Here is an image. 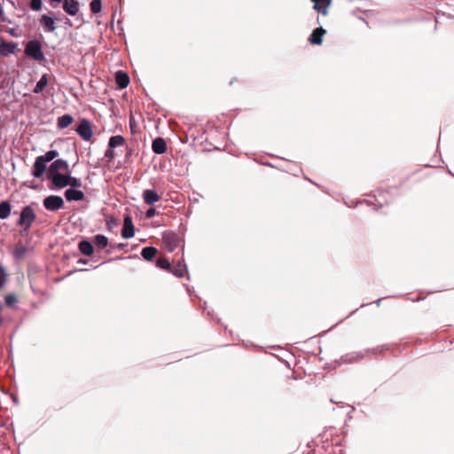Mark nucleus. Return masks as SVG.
<instances>
[{
	"label": "nucleus",
	"instance_id": "9d476101",
	"mask_svg": "<svg viewBox=\"0 0 454 454\" xmlns=\"http://www.w3.org/2000/svg\"><path fill=\"white\" fill-rule=\"evenodd\" d=\"M59 19L50 16L48 14H42L39 20L40 25L46 33H52L56 30V21Z\"/></svg>",
	"mask_w": 454,
	"mask_h": 454
},
{
	"label": "nucleus",
	"instance_id": "7c9ffc66",
	"mask_svg": "<svg viewBox=\"0 0 454 454\" xmlns=\"http://www.w3.org/2000/svg\"><path fill=\"white\" fill-rule=\"evenodd\" d=\"M68 182H69L68 188L79 189L82 186V180L80 178L73 176L71 174H69Z\"/></svg>",
	"mask_w": 454,
	"mask_h": 454
},
{
	"label": "nucleus",
	"instance_id": "49530a36",
	"mask_svg": "<svg viewBox=\"0 0 454 454\" xmlns=\"http://www.w3.org/2000/svg\"><path fill=\"white\" fill-rule=\"evenodd\" d=\"M377 351H381V348H372V349L369 348V349L366 350L367 353H375Z\"/></svg>",
	"mask_w": 454,
	"mask_h": 454
},
{
	"label": "nucleus",
	"instance_id": "6e6552de",
	"mask_svg": "<svg viewBox=\"0 0 454 454\" xmlns=\"http://www.w3.org/2000/svg\"><path fill=\"white\" fill-rule=\"evenodd\" d=\"M47 162L43 160L40 156H37L32 166L31 175L35 178H42L43 175L48 172L49 167Z\"/></svg>",
	"mask_w": 454,
	"mask_h": 454
},
{
	"label": "nucleus",
	"instance_id": "f3484780",
	"mask_svg": "<svg viewBox=\"0 0 454 454\" xmlns=\"http://www.w3.org/2000/svg\"><path fill=\"white\" fill-rule=\"evenodd\" d=\"M62 7L67 14L75 16L79 12L80 4L78 0L65 1Z\"/></svg>",
	"mask_w": 454,
	"mask_h": 454
},
{
	"label": "nucleus",
	"instance_id": "ea45409f",
	"mask_svg": "<svg viewBox=\"0 0 454 454\" xmlns=\"http://www.w3.org/2000/svg\"><path fill=\"white\" fill-rule=\"evenodd\" d=\"M62 0H49V4L52 8H57Z\"/></svg>",
	"mask_w": 454,
	"mask_h": 454
},
{
	"label": "nucleus",
	"instance_id": "c9c22d12",
	"mask_svg": "<svg viewBox=\"0 0 454 454\" xmlns=\"http://www.w3.org/2000/svg\"><path fill=\"white\" fill-rule=\"evenodd\" d=\"M27 247H25V246H20V247H18L15 249V251H14L13 254H14V256H15L16 258H21V257H23V256H24V254H26V252H27Z\"/></svg>",
	"mask_w": 454,
	"mask_h": 454
},
{
	"label": "nucleus",
	"instance_id": "412c9836",
	"mask_svg": "<svg viewBox=\"0 0 454 454\" xmlns=\"http://www.w3.org/2000/svg\"><path fill=\"white\" fill-rule=\"evenodd\" d=\"M74 121V117L69 114L59 116L57 120V127L59 129H64L69 127Z\"/></svg>",
	"mask_w": 454,
	"mask_h": 454
},
{
	"label": "nucleus",
	"instance_id": "a211bd4d",
	"mask_svg": "<svg viewBox=\"0 0 454 454\" xmlns=\"http://www.w3.org/2000/svg\"><path fill=\"white\" fill-rule=\"evenodd\" d=\"M332 4V0H314V11L322 15H327L328 8Z\"/></svg>",
	"mask_w": 454,
	"mask_h": 454
},
{
	"label": "nucleus",
	"instance_id": "a878e982",
	"mask_svg": "<svg viewBox=\"0 0 454 454\" xmlns=\"http://www.w3.org/2000/svg\"><path fill=\"white\" fill-rule=\"evenodd\" d=\"M125 143H126V140H125L123 136H121V135H114V136H112L109 138L108 146H110L111 148L115 149L118 146L124 145Z\"/></svg>",
	"mask_w": 454,
	"mask_h": 454
},
{
	"label": "nucleus",
	"instance_id": "58836bf2",
	"mask_svg": "<svg viewBox=\"0 0 454 454\" xmlns=\"http://www.w3.org/2000/svg\"><path fill=\"white\" fill-rule=\"evenodd\" d=\"M6 33L12 36V37H15V38H18L20 36V34L17 32V29L15 27H9L7 30H6Z\"/></svg>",
	"mask_w": 454,
	"mask_h": 454
},
{
	"label": "nucleus",
	"instance_id": "bb28decb",
	"mask_svg": "<svg viewBox=\"0 0 454 454\" xmlns=\"http://www.w3.org/2000/svg\"><path fill=\"white\" fill-rule=\"evenodd\" d=\"M325 34L326 30L322 26L314 28V44L320 45Z\"/></svg>",
	"mask_w": 454,
	"mask_h": 454
},
{
	"label": "nucleus",
	"instance_id": "f8f14e48",
	"mask_svg": "<svg viewBox=\"0 0 454 454\" xmlns=\"http://www.w3.org/2000/svg\"><path fill=\"white\" fill-rule=\"evenodd\" d=\"M64 196L68 202L82 201L85 198V194L82 190L74 188H67L64 192Z\"/></svg>",
	"mask_w": 454,
	"mask_h": 454
},
{
	"label": "nucleus",
	"instance_id": "4d7b16f0",
	"mask_svg": "<svg viewBox=\"0 0 454 454\" xmlns=\"http://www.w3.org/2000/svg\"><path fill=\"white\" fill-rule=\"evenodd\" d=\"M367 305H368V304H364V303H363V304L361 305V307L363 308V307H365V306H367Z\"/></svg>",
	"mask_w": 454,
	"mask_h": 454
},
{
	"label": "nucleus",
	"instance_id": "c03bdc74",
	"mask_svg": "<svg viewBox=\"0 0 454 454\" xmlns=\"http://www.w3.org/2000/svg\"><path fill=\"white\" fill-rule=\"evenodd\" d=\"M191 138L192 139V144L194 145V143L196 141H198L200 139V137L199 136H195L194 134H191Z\"/></svg>",
	"mask_w": 454,
	"mask_h": 454
},
{
	"label": "nucleus",
	"instance_id": "20e7f679",
	"mask_svg": "<svg viewBox=\"0 0 454 454\" xmlns=\"http://www.w3.org/2000/svg\"><path fill=\"white\" fill-rule=\"evenodd\" d=\"M69 174L71 170L65 171L64 173H59L57 175L47 176V179L51 182V190L59 191L68 186Z\"/></svg>",
	"mask_w": 454,
	"mask_h": 454
},
{
	"label": "nucleus",
	"instance_id": "b1692460",
	"mask_svg": "<svg viewBox=\"0 0 454 454\" xmlns=\"http://www.w3.org/2000/svg\"><path fill=\"white\" fill-rule=\"evenodd\" d=\"M12 204L9 200H3L0 202V219H7L12 212Z\"/></svg>",
	"mask_w": 454,
	"mask_h": 454
},
{
	"label": "nucleus",
	"instance_id": "39448f33",
	"mask_svg": "<svg viewBox=\"0 0 454 454\" xmlns=\"http://www.w3.org/2000/svg\"><path fill=\"white\" fill-rule=\"evenodd\" d=\"M43 205L48 211H58L65 207V201L59 195H49L43 200Z\"/></svg>",
	"mask_w": 454,
	"mask_h": 454
},
{
	"label": "nucleus",
	"instance_id": "423d86ee",
	"mask_svg": "<svg viewBox=\"0 0 454 454\" xmlns=\"http://www.w3.org/2000/svg\"><path fill=\"white\" fill-rule=\"evenodd\" d=\"M162 240L168 252L172 253L178 247L180 237L175 231H167L162 233Z\"/></svg>",
	"mask_w": 454,
	"mask_h": 454
},
{
	"label": "nucleus",
	"instance_id": "ddd939ff",
	"mask_svg": "<svg viewBox=\"0 0 454 454\" xmlns=\"http://www.w3.org/2000/svg\"><path fill=\"white\" fill-rule=\"evenodd\" d=\"M80 253L85 256H91L94 254V245L88 238L82 237L78 243Z\"/></svg>",
	"mask_w": 454,
	"mask_h": 454
},
{
	"label": "nucleus",
	"instance_id": "cd10ccee",
	"mask_svg": "<svg viewBox=\"0 0 454 454\" xmlns=\"http://www.w3.org/2000/svg\"><path fill=\"white\" fill-rule=\"evenodd\" d=\"M156 266L160 269H162L170 273V270H173V265L167 258H159L156 261Z\"/></svg>",
	"mask_w": 454,
	"mask_h": 454
},
{
	"label": "nucleus",
	"instance_id": "f03ea898",
	"mask_svg": "<svg viewBox=\"0 0 454 454\" xmlns=\"http://www.w3.org/2000/svg\"><path fill=\"white\" fill-rule=\"evenodd\" d=\"M24 52L25 56L30 59L39 63L46 61L45 55L43 51V43L36 38L31 39L26 43Z\"/></svg>",
	"mask_w": 454,
	"mask_h": 454
},
{
	"label": "nucleus",
	"instance_id": "603ef678",
	"mask_svg": "<svg viewBox=\"0 0 454 454\" xmlns=\"http://www.w3.org/2000/svg\"><path fill=\"white\" fill-rule=\"evenodd\" d=\"M424 298L420 297V296H418L417 298L415 299H412L413 301H421L423 300Z\"/></svg>",
	"mask_w": 454,
	"mask_h": 454
},
{
	"label": "nucleus",
	"instance_id": "72a5a7b5",
	"mask_svg": "<svg viewBox=\"0 0 454 454\" xmlns=\"http://www.w3.org/2000/svg\"><path fill=\"white\" fill-rule=\"evenodd\" d=\"M29 7L34 12H39L43 7V0H30Z\"/></svg>",
	"mask_w": 454,
	"mask_h": 454
},
{
	"label": "nucleus",
	"instance_id": "e433bc0d",
	"mask_svg": "<svg viewBox=\"0 0 454 454\" xmlns=\"http://www.w3.org/2000/svg\"><path fill=\"white\" fill-rule=\"evenodd\" d=\"M114 156H115L114 149L108 146V148L106 149V151L105 153V157L107 159V160L109 162H111L114 159Z\"/></svg>",
	"mask_w": 454,
	"mask_h": 454
},
{
	"label": "nucleus",
	"instance_id": "f704fd0d",
	"mask_svg": "<svg viewBox=\"0 0 454 454\" xmlns=\"http://www.w3.org/2000/svg\"><path fill=\"white\" fill-rule=\"evenodd\" d=\"M4 302L8 307H12L17 302V297L14 294H8L4 297Z\"/></svg>",
	"mask_w": 454,
	"mask_h": 454
},
{
	"label": "nucleus",
	"instance_id": "4468645a",
	"mask_svg": "<svg viewBox=\"0 0 454 454\" xmlns=\"http://www.w3.org/2000/svg\"><path fill=\"white\" fill-rule=\"evenodd\" d=\"M130 82L128 73L123 70H118L115 72V83L118 90H123L128 87Z\"/></svg>",
	"mask_w": 454,
	"mask_h": 454
},
{
	"label": "nucleus",
	"instance_id": "4be33fe9",
	"mask_svg": "<svg viewBox=\"0 0 454 454\" xmlns=\"http://www.w3.org/2000/svg\"><path fill=\"white\" fill-rule=\"evenodd\" d=\"M93 245L98 249L101 250L106 248L109 245L108 238L104 234H97L93 237Z\"/></svg>",
	"mask_w": 454,
	"mask_h": 454
},
{
	"label": "nucleus",
	"instance_id": "7ed1b4c3",
	"mask_svg": "<svg viewBox=\"0 0 454 454\" xmlns=\"http://www.w3.org/2000/svg\"><path fill=\"white\" fill-rule=\"evenodd\" d=\"M74 130L83 141H90L93 137V125L87 118H82Z\"/></svg>",
	"mask_w": 454,
	"mask_h": 454
},
{
	"label": "nucleus",
	"instance_id": "c85d7f7f",
	"mask_svg": "<svg viewBox=\"0 0 454 454\" xmlns=\"http://www.w3.org/2000/svg\"><path fill=\"white\" fill-rule=\"evenodd\" d=\"M59 152L57 150H50L47 151L44 154L39 155L43 160H45L47 163L52 162L54 159H56L59 156Z\"/></svg>",
	"mask_w": 454,
	"mask_h": 454
},
{
	"label": "nucleus",
	"instance_id": "393cba45",
	"mask_svg": "<svg viewBox=\"0 0 454 454\" xmlns=\"http://www.w3.org/2000/svg\"><path fill=\"white\" fill-rule=\"evenodd\" d=\"M364 356V355L361 351L352 352V353H348V354H346L345 356H343L341 357V360L344 364H352L354 362H356V361L362 359Z\"/></svg>",
	"mask_w": 454,
	"mask_h": 454
},
{
	"label": "nucleus",
	"instance_id": "3c124183",
	"mask_svg": "<svg viewBox=\"0 0 454 454\" xmlns=\"http://www.w3.org/2000/svg\"><path fill=\"white\" fill-rule=\"evenodd\" d=\"M375 200L378 202L379 207H382V203L380 202V200L378 198H375Z\"/></svg>",
	"mask_w": 454,
	"mask_h": 454
},
{
	"label": "nucleus",
	"instance_id": "6ab92c4d",
	"mask_svg": "<svg viewBox=\"0 0 454 454\" xmlns=\"http://www.w3.org/2000/svg\"><path fill=\"white\" fill-rule=\"evenodd\" d=\"M158 254V249L153 246L142 248L141 256L146 262H153Z\"/></svg>",
	"mask_w": 454,
	"mask_h": 454
},
{
	"label": "nucleus",
	"instance_id": "5fc2aeb1",
	"mask_svg": "<svg viewBox=\"0 0 454 454\" xmlns=\"http://www.w3.org/2000/svg\"><path fill=\"white\" fill-rule=\"evenodd\" d=\"M88 269H78V270H75V271H78V272H83V271H87Z\"/></svg>",
	"mask_w": 454,
	"mask_h": 454
},
{
	"label": "nucleus",
	"instance_id": "864d4df0",
	"mask_svg": "<svg viewBox=\"0 0 454 454\" xmlns=\"http://www.w3.org/2000/svg\"><path fill=\"white\" fill-rule=\"evenodd\" d=\"M3 15H4V9H3L2 4H0V16H3Z\"/></svg>",
	"mask_w": 454,
	"mask_h": 454
},
{
	"label": "nucleus",
	"instance_id": "0eeeda50",
	"mask_svg": "<svg viewBox=\"0 0 454 454\" xmlns=\"http://www.w3.org/2000/svg\"><path fill=\"white\" fill-rule=\"evenodd\" d=\"M70 170L69 164L67 160L64 159H57L54 160L49 166V169L46 176H51L61 173V171Z\"/></svg>",
	"mask_w": 454,
	"mask_h": 454
},
{
	"label": "nucleus",
	"instance_id": "9b49d317",
	"mask_svg": "<svg viewBox=\"0 0 454 454\" xmlns=\"http://www.w3.org/2000/svg\"><path fill=\"white\" fill-rule=\"evenodd\" d=\"M18 50V43L12 41H5L4 38H0V55L7 57L13 54Z\"/></svg>",
	"mask_w": 454,
	"mask_h": 454
},
{
	"label": "nucleus",
	"instance_id": "5701e85b",
	"mask_svg": "<svg viewBox=\"0 0 454 454\" xmlns=\"http://www.w3.org/2000/svg\"><path fill=\"white\" fill-rule=\"evenodd\" d=\"M49 83L48 74H43L37 81L35 86L33 89V92L35 94L43 93Z\"/></svg>",
	"mask_w": 454,
	"mask_h": 454
},
{
	"label": "nucleus",
	"instance_id": "473e14b6",
	"mask_svg": "<svg viewBox=\"0 0 454 454\" xmlns=\"http://www.w3.org/2000/svg\"><path fill=\"white\" fill-rule=\"evenodd\" d=\"M7 271L5 268L0 263V289L4 287L7 281Z\"/></svg>",
	"mask_w": 454,
	"mask_h": 454
},
{
	"label": "nucleus",
	"instance_id": "c756f323",
	"mask_svg": "<svg viewBox=\"0 0 454 454\" xmlns=\"http://www.w3.org/2000/svg\"><path fill=\"white\" fill-rule=\"evenodd\" d=\"M90 12L93 14H98L102 11V0H92L90 3Z\"/></svg>",
	"mask_w": 454,
	"mask_h": 454
},
{
	"label": "nucleus",
	"instance_id": "dca6fc26",
	"mask_svg": "<svg viewBox=\"0 0 454 454\" xmlns=\"http://www.w3.org/2000/svg\"><path fill=\"white\" fill-rule=\"evenodd\" d=\"M142 198L145 204L153 205L160 200L159 193L153 189H146L143 192Z\"/></svg>",
	"mask_w": 454,
	"mask_h": 454
},
{
	"label": "nucleus",
	"instance_id": "1a4fd4ad",
	"mask_svg": "<svg viewBox=\"0 0 454 454\" xmlns=\"http://www.w3.org/2000/svg\"><path fill=\"white\" fill-rule=\"evenodd\" d=\"M122 239H129L135 235V226L132 221V217L129 214H126L123 219V226L121 231Z\"/></svg>",
	"mask_w": 454,
	"mask_h": 454
},
{
	"label": "nucleus",
	"instance_id": "37998d69",
	"mask_svg": "<svg viewBox=\"0 0 454 454\" xmlns=\"http://www.w3.org/2000/svg\"><path fill=\"white\" fill-rule=\"evenodd\" d=\"M11 397H12V402H13L16 405H18V404H19V398H18V396H17L16 395L12 394V395H11Z\"/></svg>",
	"mask_w": 454,
	"mask_h": 454
},
{
	"label": "nucleus",
	"instance_id": "09e8293b",
	"mask_svg": "<svg viewBox=\"0 0 454 454\" xmlns=\"http://www.w3.org/2000/svg\"><path fill=\"white\" fill-rule=\"evenodd\" d=\"M65 24L68 26H72V22L69 19L66 18Z\"/></svg>",
	"mask_w": 454,
	"mask_h": 454
},
{
	"label": "nucleus",
	"instance_id": "8fccbe9b",
	"mask_svg": "<svg viewBox=\"0 0 454 454\" xmlns=\"http://www.w3.org/2000/svg\"><path fill=\"white\" fill-rule=\"evenodd\" d=\"M312 40H313V37H312V33L308 36V42L312 44Z\"/></svg>",
	"mask_w": 454,
	"mask_h": 454
},
{
	"label": "nucleus",
	"instance_id": "f257e3e1",
	"mask_svg": "<svg viewBox=\"0 0 454 454\" xmlns=\"http://www.w3.org/2000/svg\"><path fill=\"white\" fill-rule=\"evenodd\" d=\"M36 219V215L31 205H26L21 208L20 216L16 222V225L20 227V234L27 236L32 227L33 223Z\"/></svg>",
	"mask_w": 454,
	"mask_h": 454
},
{
	"label": "nucleus",
	"instance_id": "a18cd8bd",
	"mask_svg": "<svg viewBox=\"0 0 454 454\" xmlns=\"http://www.w3.org/2000/svg\"><path fill=\"white\" fill-rule=\"evenodd\" d=\"M77 263H78V264H87V263H88V260H87V259H83V258H80V259L77 261Z\"/></svg>",
	"mask_w": 454,
	"mask_h": 454
},
{
	"label": "nucleus",
	"instance_id": "aec40b11",
	"mask_svg": "<svg viewBox=\"0 0 454 454\" xmlns=\"http://www.w3.org/2000/svg\"><path fill=\"white\" fill-rule=\"evenodd\" d=\"M188 267L187 264L184 262V260L178 261L176 267L173 266V270H170V273L175 277L181 278L184 276L185 272H187Z\"/></svg>",
	"mask_w": 454,
	"mask_h": 454
},
{
	"label": "nucleus",
	"instance_id": "6e6d98bb",
	"mask_svg": "<svg viewBox=\"0 0 454 454\" xmlns=\"http://www.w3.org/2000/svg\"><path fill=\"white\" fill-rule=\"evenodd\" d=\"M305 178H306V179H308V180H309V182L312 183V180H311V179L308 178L307 176H305Z\"/></svg>",
	"mask_w": 454,
	"mask_h": 454
},
{
	"label": "nucleus",
	"instance_id": "2f4dec72",
	"mask_svg": "<svg viewBox=\"0 0 454 454\" xmlns=\"http://www.w3.org/2000/svg\"><path fill=\"white\" fill-rule=\"evenodd\" d=\"M118 224H119L118 219L113 215L107 217L106 220V229L109 231H113L115 227H117Z\"/></svg>",
	"mask_w": 454,
	"mask_h": 454
},
{
	"label": "nucleus",
	"instance_id": "79ce46f5",
	"mask_svg": "<svg viewBox=\"0 0 454 454\" xmlns=\"http://www.w3.org/2000/svg\"><path fill=\"white\" fill-rule=\"evenodd\" d=\"M125 247H126V244H124V243H118V244H115V245L112 246V248L122 249Z\"/></svg>",
	"mask_w": 454,
	"mask_h": 454
},
{
	"label": "nucleus",
	"instance_id": "a19ab883",
	"mask_svg": "<svg viewBox=\"0 0 454 454\" xmlns=\"http://www.w3.org/2000/svg\"><path fill=\"white\" fill-rule=\"evenodd\" d=\"M179 140L182 144H186L189 140V136L186 133H184V136L179 137Z\"/></svg>",
	"mask_w": 454,
	"mask_h": 454
},
{
	"label": "nucleus",
	"instance_id": "4c0bfd02",
	"mask_svg": "<svg viewBox=\"0 0 454 454\" xmlns=\"http://www.w3.org/2000/svg\"><path fill=\"white\" fill-rule=\"evenodd\" d=\"M156 214H157V210L154 207H150L145 212V217L147 219H151V218L154 217L156 215Z\"/></svg>",
	"mask_w": 454,
	"mask_h": 454
},
{
	"label": "nucleus",
	"instance_id": "de8ad7c7",
	"mask_svg": "<svg viewBox=\"0 0 454 454\" xmlns=\"http://www.w3.org/2000/svg\"><path fill=\"white\" fill-rule=\"evenodd\" d=\"M383 298H380L377 301H374V303L379 307L382 301Z\"/></svg>",
	"mask_w": 454,
	"mask_h": 454
},
{
	"label": "nucleus",
	"instance_id": "2eb2a0df",
	"mask_svg": "<svg viewBox=\"0 0 454 454\" xmlns=\"http://www.w3.org/2000/svg\"><path fill=\"white\" fill-rule=\"evenodd\" d=\"M152 150L155 154L160 155L165 153L168 150L166 140L161 137L154 138L152 143Z\"/></svg>",
	"mask_w": 454,
	"mask_h": 454
}]
</instances>
